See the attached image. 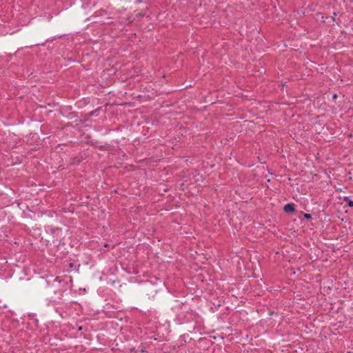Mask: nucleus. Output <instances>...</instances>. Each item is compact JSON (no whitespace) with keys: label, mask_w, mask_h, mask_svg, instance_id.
<instances>
[{"label":"nucleus","mask_w":353,"mask_h":353,"mask_svg":"<svg viewBox=\"0 0 353 353\" xmlns=\"http://www.w3.org/2000/svg\"><path fill=\"white\" fill-rule=\"evenodd\" d=\"M283 210L287 213H292L295 211V205L294 203H288L284 206Z\"/></svg>","instance_id":"nucleus-1"},{"label":"nucleus","mask_w":353,"mask_h":353,"mask_svg":"<svg viewBox=\"0 0 353 353\" xmlns=\"http://www.w3.org/2000/svg\"><path fill=\"white\" fill-rule=\"evenodd\" d=\"M304 217L307 219H311L312 216L310 214H304Z\"/></svg>","instance_id":"nucleus-2"},{"label":"nucleus","mask_w":353,"mask_h":353,"mask_svg":"<svg viewBox=\"0 0 353 353\" xmlns=\"http://www.w3.org/2000/svg\"><path fill=\"white\" fill-rule=\"evenodd\" d=\"M348 205H349L350 207H353V201L350 200L348 201Z\"/></svg>","instance_id":"nucleus-3"},{"label":"nucleus","mask_w":353,"mask_h":353,"mask_svg":"<svg viewBox=\"0 0 353 353\" xmlns=\"http://www.w3.org/2000/svg\"><path fill=\"white\" fill-rule=\"evenodd\" d=\"M333 98L334 99L336 98V94H334Z\"/></svg>","instance_id":"nucleus-4"}]
</instances>
